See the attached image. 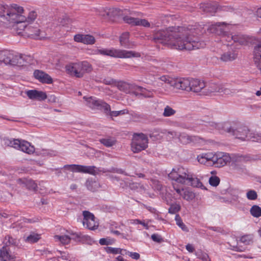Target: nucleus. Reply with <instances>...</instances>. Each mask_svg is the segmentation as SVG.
I'll return each mask as SVG.
<instances>
[{
    "label": "nucleus",
    "instance_id": "3c124183",
    "mask_svg": "<svg viewBox=\"0 0 261 261\" xmlns=\"http://www.w3.org/2000/svg\"><path fill=\"white\" fill-rule=\"evenodd\" d=\"M87 187L91 191H95L98 188V184L95 181H87Z\"/></svg>",
    "mask_w": 261,
    "mask_h": 261
},
{
    "label": "nucleus",
    "instance_id": "4d7b16f0",
    "mask_svg": "<svg viewBox=\"0 0 261 261\" xmlns=\"http://www.w3.org/2000/svg\"><path fill=\"white\" fill-rule=\"evenodd\" d=\"M151 238L153 241L157 243H161L163 241V239L161 236L158 234H152Z\"/></svg>",
    "mask_w": 261,
    "mask_h": 261
},
{
    "label": "nucleus",
    "instance_id": "7c9ffc66",
    "mask_svg": "<svg viewBox=\"0 0 261 261\" xmlns=\"http://www.w3.org/2000/svg\"><path fill=\"white\" fill-rule=\"evenodd\" d=\"M230 40L235 42H239L241 44H245L247 42V38L245 36L241 34L228 36L227 40L230 42Z\"/></svg>",
    "mask_w": 261,
    "mask_h": 261
},
{
    "label": "nucleus",
    "instance_id": "c03bdc74",
    "mask_svg": "<svg viewBox=\"0 0 261 261\" xmlns=\"http://www.w3.org/2000/svg\"><path fill=\"white\" fill-rule=\"evenodd\" d=\"M107 252L114 254H124V250L118 248L108 247L107 249Z\"/></svg>",
    "mask_w": 261,
    "mask_h": 261
},
{
    "label": "nucleus",
    "instance_id": "393cba45",
    "mask_svg": "<svg viewBox=\"0 0 261 261\" xmlns=\"http://www.w3.org/2000/svg\"><path fill=\"white\" fill-rule=\"evenodd\" d=\"M134 94L136 95H141L146 97H150L153 96V92L154 91H149L142 87L135 86L134 87Z\"/></svg>",
    "mask_w": 261,
    "mask_h": 261
},
{
    "label": "nucleus",
    "instance_id": "aec40b11",
    "mask_svg": "<svg viewBox=\"0 0 261 261\" xmlns=\"http://www.w3.org/2000/svg\"><path fill=\"white\" fill-rule=\"evenodd\" d=\"M180 142L184 144L196 143L199 140V138L195 136H189L185 133H179L178 138Z\"/></svg>",
    "mask_w": 261,
    "mask_h": 261
},
{
    "label": "nucleus",
    "instance_id": "f3484780",
    "mask_svg": "<svg viewBox=\"0 0 261 261\" xmlns=\"http://www.w3.org/2000/svg\"><path fill=\"white\" fill-rule=\"evenodd\" d=\"M206 87L205 83L198 79H191L190 91L199 92Z\"/></svg>",
    "mask_w": 261,
    "mask_h": 261
},
{
    "label": "nucleus",
    "instance_id": "20e7f679",
    "mask_svg": "<svg viewBox=\"0 0 261 261\" xmlns=\"http://www.w3.org/2000/svg\"><path fill=\"white\" fill-rule=\"evenodd\" d=\"M191 172L182 166L175 167L169 173V177L178 183L186 184L191 176Z\"/></svg>",
    "mask_w": 261,
    "mask_h": 261
},
{
    "label": "nucleus",
    "instance_id": "e433bc0d",
    "mask_svg": "<svg viewBox=\"0 0 261 261\" xmlns=\"http://www.w3.org/2000/svg\"><path fill=\"white\" fill-rule=\"evenodd\" d=\"M240 242L244 245H249L253 242V236L252 234H246L240 238Z\"/></svg>",
    "mask_w": 261,
    "mask_h": 261
},
{
    "label": "nucleus",
    "instance_id": "e2e57ef3",
    "mask_svg": "<svg viewBox=\"0 0 261 261\" xmlns=\"http://www.w3.org/2000/svg\"><path fill=\"white\" fill-rule=\"evenodd\" d=\"M99 242L101 245H107L110 244V240L105 238L100 239Z\"/></svg>",
    "mask_w": 261,
    "mask_h": 261
},
{
    "label": "nucleus",
    "instance_id": "473e14b6",
    "mask_svg": "<svg viewBox=\"0 0 261 261\" xmlns=\"http://www.w3.org/2000/svg\"><path fill=\"white\" fill-rule=\"evenodd\" d=\"M237 57V54L233 51H229L222 54L220 60L223 62H230L235 60Z\"/></svg>",
    "mask_w": 261,
    "mask_h": 261
},
{
    "label": "nucleus",
    "instance_id": "69168bd1",
    "mask_svg": "<svg viewBox=\"0 0 261 261\" xmlns=\"http://www.w3.org/2000/svg\"><path fill=\"white\" fill-rule=\"evenodd\" d=\"M114 11V8L107 9L106 10V14L105 13L101 14V15H102L104 17L106 16H107L108 17H111L112 15L111 14V13L112 12H113Z\"/></svg>",
    "mask_w": 261,
    "mask_h": 261
},
{
    "label": "nucleus",
    "instance_id": "6e6d98bb",
    "mask_svg": "<svg viewBox=\"0 0 261 261\" xmlns=\"http://www.w3.org/2000/svg\"><path fill=\"white\" fill-rule=\"evenodd\" d=\"M22 140L14 139L13 140V146L12 147L17 149H19Z\"/></svg>",
    "mask_w": 261,
    "mask_h": 261
},
{
    "label": "nucleus",
    "instance_id": "de8ad7c7",
    "mask_svg": "<svg viewBox=\"0 0 261 261\" xmlns=\"http://www.w3.org/2000/svg\"><path fill=\"white\" fill-rule=\"evenodd\" d=\"M126 254L128 255L132 258L138 260L140 258V255L137 252H133L127 251L126 250H124V254Z\"/></svg>",
    "mask_w": 261,
    "mask_h": 261
},
{
    "label": "nucleus",
    "instance_id": "2eb2a0df",
    "mask_svg": "<svg viewBox=\"0 0 261 261\" xmlns=\"http://www.w3.org/2000/svg\"><path fill=\"white\" fill-rule=\"evenodd\" d=\"M15 256L7 246H4L0 250V259L2 261H15Z\"/></svg>",
    "mask_w": 261,
    "mask_h": 261
},
{
    "label": "nucleus",
    "instance_id": "5fc2aeb1",
    "mask_svg": "<svg viewBox=\"0 0 261 261\" xmlns=\"http://www.w3.org/2000/svg\"><path fill=\"white\" fill-rule=\"evenodd\" d=\"M13 140H14L13 138H4L3 140L4 145L6 146L12 147Z\"/></svg>",
    "mask_w": 261,
    "mask_h": 261
},
{
    "label": "nucleus",
    "instance_id": "f704fd0d",
    "mask_svg": "<svg viewBox=\"0 0 261 261\" xmlns=\"http://www.w3.org/2000/svg\"><path fill=\"white\" fill-rule=\"evenodd\" d=\"M201 8H202L204 12L212 14L216 12L218 9L216 5L210 3L203 4Z\"/></svg>",
    "mask_w": 261,
    "mask_h": 261
},
{
    "label": "nucleus",
    "instance_id": "72a5a7b5",
    "mask_svg": "<svg viewBox=\"0 0 261 261\" xmlns=\"http://www.w3.org/2000/svg\"><path fill=\"white\" fill-rule=\"evenodd\" d=\"M24 57L21 55H14L13 54V58L11 59V65H23Z\"/></svg>",
    "mask_w": 261,
    "mask_h": 261
},
{
    "label": "nucleus",
    "instance_id": "79ce46f5",
    "mask_svg": "<svg viewBox=\"0 0 261 261\" xmlns=\"http://www.w3.org/2000/svg\"><path fill=\"white\" fill-rule=\"evenodd\" d=\"M175 220L176 221V224L183 230L185 231H188V229L187 227L183 223L182 220L179 217L178 215H176L175 216Z\"/></svg>",
    "mask_w": 261,
    "mask_h": 261
},
{
    "label": "nucleus",
    "instance_id": "f03ea898",
    "mask_svg": "<svg viewBox=\"0 0 261 261\" xmlns=\"http://www.w3.org/2000/svg\"><path fill=\"white\" fill-rule=\"evenodd\" d=\"M201 31L200 29L192 27L169 28L155 32L153 39L155 42L164 44L172 48L191 50L205 46L203 42L198 41L195 38V35H199Z\"/></svg>",
    "mask_w": 261,
    "mask_h": 261
},
{
    "label": "nucleus",
    "instance_id": "1a4fd4ad",
    "mask_svg": "<svg viewBox=\"0 0 261 261\" xmlns=\"http://www.w3.org/2000/svg\"><path fill=\"white\" fill-rule=\"evenodd\" d=\"M63 168L72 172L88 173L92 175H96L99 171V170L95 166H87L76 164L66 165Z\"/></svg>",
    "mask_w": 261,
    "mask_h": 261
},
{
    "label": "nucleus",
    "instance_id": "dca6fc26",
    "mask_svg": "<svg viewBox=\"0 0 261 261\" xmlns=\"http://www.w3.org/2000/svg\"><path fill=\"white\" fill-rule=\"evenodd\" d=\"M74 40L86 44H93L95 42L94 37L89 35L77 34L74 36Z\"/></svg>",
    "mask_w": 261,
    "mask_h": 261
},
{
    "label": "nucleus",
    "instance_id": "09e8293b",
    "mask_svg": "<svg viewBox=\"0 0 261 261\" xmlns=\"http://www.w3.org/2000/svg\"><path fill=\"white\" fill-rule=\"evenodd\" d=\"M108 48H97L93 50L92 54L93 55H101L102 56H107Z\"/></svg>",
    "mask_w": 261,
    "mask_h": 261
},
{
    "label": "nucleus",
    "instance_id": "ea45409f",
    "mask_svg": "<svg viewBox=\"0 0 261 261\" xmlns=\"http://www.w3.org/2000/svg\"><path fill=\"white\" fill-rule=\"evenodd\" d=\"M250 212L254 217L258 218L261 216V208L257 205H253L250 208Z\"/></svg>",
    "mask_w": 261,
    "mask_h": 261
},
{
    "label": "nucleus",
    "instance_id": "b1692460",
    "mask_svg": "<svg viewBox=\"0 0 261 261\" xmlns=\"http://www.w3.org/2000/svg\"><path fill=\"white\" fill-rule=\"evenodd\" d=\"M213 152H207L200 153L197 156L198 162L201 164H205L208 161H213Z\"/></svg>",
    "mask_w": 261,
    "mask_h": 261
},
{
    "label": "nucleus",
    "instance_id": "a211bd4d",
    "mask_svg": "<svg viewBox=\"0 0 261 261\" xmlns=\"http://www.w3.org/2000/svg\"><path fill=\"white\" fill-rule=\"evenodd\" d=\"M207 92L210 94L212 93L219 92L228 94L230 92L229 89L223 87L221 85L216 84H211L207 89Z\"/></svg>",
    "mask_w": 261,
    "mask_h": 261
},
{
    "label": "nucleus",
    "instance_id": "a18cd8bd",
    "mask_svg": "<svg viewBox=\"0 0 261 261\" xmlns=\"http://www.w3.org/2000/svg\"><path fill=\"white\" fill-rule=\"evenodd\" d=\"M246 197L248 200H254L257 198V193L253 190H250L246 193Z\"/></svg>",
    "mask_w": 261,
    "mask_h": 261
},
{
    "label": "nucleus",
    "instance_id": "603ef678",
    "mask_svg": "<svg viewBox=\"0 0 261 261\" xmlns=\"http://www.w3.org/2000/svg\"><path fill=\"white\" fill-rule=\"evenodd\" d=\"M180 209V206L176 203L172 204L169 208V213L171 214H175Z\"/></svg>",
    "mask_w": 261,
    "mask_h": 261
},
{
    "label": "nucleus",
    "instance_id": "bb28decb",
    "mask_svg": "<svg viewBox=\"0 0 261 261\" xmlns=\"http://www.w3.org/2000/svg\"><path fill=\"white\" fill-rule=\"evenodd\" d=\"M186 184H188L194 187L199 188L201 189H206L200 179L195 177L192 173H191L190 177L187 180Z\"/></svg>",
    "mask_w": 261,
    "mask_h": 261
},
{
    "label": "nucleus",
    "instance_id": "58836bf2",
    "mask_svg": "<svg viewBox=\"0 0 261 261\" xmlns=\"http://www.w3.org/2000/svg\"><path fill=\"white\" fill-rule=\"evenodd\" d=\"M100 142L105 146L110 147L115 145L116 141L114 138L110 137L101 139L100 140Z\"/></svg>",
    "mask_w": 261,
    "mask_h": 261
},
{
    "label": "nucleus",
    "instance_id": "864d4df0",
    "mask_svg": "<svg viewBox=\"0 0 261 261\" xmlns=\"http://www.w3.org/2000/svg\"><path fill=\"white\" fill-rule=\"evenodd\" d=\"M68 233L71 238V239L74 240L76 241H80L81 239L82 238V234L81 233L70 232L68 231Z\"/></svg>",
    "mask_w": 261,
    "mask_h": 261
},
{
    "label": "nucleus",
    "instance_id": "6e6552de",
    "mask_svg": "<svg viewBox=\"0 0 261 261\" xmlns=\"http://www.w3.org/2000/svg\"><path fill=\"white\" fill-rule=\"evenodd\" d=\"M107 56L115 58H130L141 57L140 53L115 48H108Z\"/></svg>",
    "mask_w": 261,
    "mask_h": 261
},
{
    "label": "nucleus",
    "instance_id": "a19ab883",
    "mask_svg": "<svg viewBox=\"0 0 261 261\" xmlns=\"http://www.w3.org/2000/svg\"><path fill=\"white\" fill-rule=\"evenodd\" d=\"M176 113V111L169 106H166L164 110L163 115L165 117H170L173 116Z\"/></svg>",
    "mask_w": 261,
    "mask_h": 261
},
{
    "label": "nucleus",
    "instance_id": "2f4dec72",
    "mask_svg": "<svg viewBox=\"0 0 261 261\" xmlns=\"http://www.w3.org/2000/svg\"><path fill=\"white\" fill-rule=\"evenodd\" d=\"M13 58V53L7 51H1L0 61L6 64L11 65V59Z\"/></svg>",
    "mask_w": 261,
    "mask_h": 261
},
{
    "label": "nucleus",
    "instance_id": "9b49d317",
    "mask_svg": "<svg viewBox=\"0 0 261 261\" xmlns=\"http://www.w3.org/2000/svg\"><path fill=\"white\" fill-rule=\"evenodd\" d=\"M174 89L190 91L191 79L180 78L174 79V81L167 80Z\"/></svg>",
    "mask_w": 261,
    "mask_h": 261
},
{
    "label": "nucleus",
    "instance_id": "13d9d810",
    "mask_svg": "<svg viewBox=\"0 0 261 261\" xmlns=\"http://www.w3.org/2000/svg\"><path fill=\"white\" fill-rule=\"evenodd\" d=\"M198 256L203 261H211L208 255L206 253L201 252L198 254Z\"/></svg>",
    "mask_w": 261,
    "mask_h": 261
},
{
    "label": "nucleus",
    "instance_id": "774afa93",
    "mask_svg": "<svg viewBox=\"0 0 261 261\" xmlns=\"http://www.w3.org/2000/svg\"><path fill=\"white\" fill-rule=\"evenodd\" d=\"M48 101L50 102H56L57 101V98L55 95H51L49 96Z\"/></svg>",
    "mask_w": 261,
    "mask_h": 261
},
{
    "label": "nucleus",
    "instance_id": "6ab92c4d",
    "mask_svg": "<svg viewBox=\"0 0 261 261\" xmlns=\"http://www.w3.org/2000/svg\"><path fill=\"white\" fill-rule=\"evenodd\" d=\"M34 74L35 78L42 83L51 84L53 82L52 78L48 74L43 71L36 70L34 71Z\"/></svg>",
    "mask_w": 261,
    "mask_h": 261
},
{
    "label": "nucleus",
    "instance_id": "5701e85b",
    "mask_svg": "<svg viewBox=\"0 0 261 261\" xmlns=\"http://www.w3.org/2000/svg\"><path fill=\"white\" fill-rule=\"evenodd\" d=\"M173 188L177 194L187 201L191 200L195 197V194L192 192L184 189H180L176 187L174 185H173Z\"/></svg>",
    "mask_w": 261,
    "mask_h": 261
},
{
    "label": "nucleus",
    "instance_id": "412c9836",
    "mask_svg": "<svg viewBox=\"0 0 261 261\" xmlns=\"http://www.w3.org/2000/svg\"><path fill=\"white\" fill-rule=\"evenodd\" d=\"M17 182L20 185L26 187L30 190L36 191L37 185L34 181L31 179L19 178L17 180Z\"/></svg>",
    "mask_w": 261,
    "mask_h": 261
},
{
    "label": "nucleus",
    "instance_id": "c756f323",
    "mask_svg": "<svg viewBox=\"0 0 261 261\" xmlns=\"http://www.w3.org/2000/svg\"><path fill=\"white\" fill-rule=\"evenodd\" d=\"M54 240L56 242L60 243L62 244H68L70 243L71 238L68 233V231L64 235H56L54 236Z\"/></svg>",
    "mask_w": 261,
    "mask_h": 261
},
{
    "label": "nucleus",
    "instance_id": "cd10ccee",
    "mask_svg": "<svg viewBox=\"0 0 261 261\" xmlns=\"http://www.w3.org/2000/svg\"><path fill=\"white\" fill-rule=\"evenodd\" d=\"M84 99L86 101V105L91 109H98L99 107L100 99H97L95 97L85 96L84 97Z\"/></svg>",
    "mask_w": 261,
    "mask_h": 261
},
{
    "label": "nucleus",
    "instance_id": "a878e982",
    "mask_svg": "<svg viewBox=\"0 0 261 261\" xmlns=\"http://www.w3.org/2000/svg\"><path fill=\"white\" fill-rule=\"evenodd\" d=\"M19 150L28 154H31L35 152V147L29 142L22 140Z\"/></svg>",
    "mask_w": 261,
    "mask_h": 261
},
{
    "label": "nucleus",
    "instance_id": "bf43d9fd",
    "mask_svg": "<svg viewBox=\"0 0 261 261\" xmlns=\"http://www.w3.org/2000/svg\"><path fill=\"white\" fill-rule=\"evenodd\" d=\"M167 135L168 136L172 138H178L179 135V133L175 131H168Z\"/></svg>",
    "mask_w": 261,
    "mask_h": 261
},
{
    "label": "nucleus",
    "instance_id": "680f3d73",
    "mask_svg": "<svg viewBox=\"0 0 261 261\" xmlns=\"http://www.w3.org/2000/svg\"><path fill=\"white\" fill-rule=\"evenodd\" d=\"M103 83L106 85H113L115 83V81L113 79L108 77L103 79Z\"/></svg>",
    "mask_w": 261,
    "mask_h": 261
},
{
    "label": "nucleus",
    "instance_id": "4be33fe9",
    "mask_svg": "<svg viewBox=\"0 0 261 261\" xmlns=\"http://www.w3.org/2000/svg\"><path fill=\"white\" fill-rule=\"evenodd\" d=\"M227 27V24L226 23L224 22H218L212 24L209 28V30L211 33L220 35L226 31Z\"/></svg>",
    "mask_w": 261,
    "mask_h": 261
},
{
    "label": "nucleus",
    "instance_id": "0e129e2a",
    "mask_svg": "<svg viewBox=\"0 0 261 261\" xmlns=\"http://www.w3.org/2000/svg\"><path fill=\"white\" fill-rule=\"evenodd\" d=\"M17 242L18 241H17V240L14 239H13V238H12V237H11L10 236L8 237V242H9V243L10 244L16 245L18 243Z\"/></svg>",
    "mask_w": 261,
    "mask_h": 261
},
{
    "label": "nucleus",
    "instance_id": "39448f33",
    "mask_svg": "<svg viewBox=\"0 0 261 261\" xmlns=\"http://www.w3.org/2000/svg\"><path fill=\"white\" fill-rule=\"evenodd\" d=\"M213 154V163L217 167L224 166L231 160L234 162L241 161L244 160V158L242 156L231 158L228 154L222 152H214Z\"/></svg>",
    "mask_w": 261,
    "mask_h": 261
},
{
    "label": "nucleus",
    "instance_id": "052dcab7",
    "mask_svg": "<svg viewBox=\"0 0 261 261\" xmlns=\"http://www.w3.org/2000/svg\"><path fill=\"white\" fill-rule=\"evenodd\" d=\"M150 222H151V220H147L146 221H145V220L141 221V220H140L139 224H141L142 226H143L145 229H149L148 224Z\"/></svg>",
    "mask_w": 261,
    "mask_h": 261
},
{
    "label": "nucleus",
    "instance_id": "ddd939ff",
    "mask_svg": "<svg viewBox=\"0 0 261 261\" xmlns=\"http://www.w3.org/2000/svg\"><path fill=\"white\" fill-rule=\"evenodd\" d=\"M124 20L127 23L132 25L143 26L144 27H149L150 23L146 19H142L138 18H134L129 16H126L124 18Z\"/></svg>",
    "mask_w": 261,
    "mask_h": 261
},
{
    "label": "nucleus",
    "instance_id": "7ed1b4c3",
    "mask_svg": "<svg viewBox=\"0 0 261 261\" xmlns=\"http://www.w3.org/2000/svg\"><path fill=\"white\" fill-rule=\"evenodd\" d=\"M66 70L71 75L82 77L85 73L91 72L92 67L88 62L84 61L67 65Z\"/></svg>",
    "mask_w": 261,
    "mask_h": 261
},
{
    "label": "nucleus",
    "instance_id": "49530a36",
    "mask_svg": "<svg viewBox=\"0 0 261 261\" xmlns=\"http://www.w3.org/2000/svg\"><path fill=\"white\" fill-rule=\"evenodd\" d=\"M127 113H128V111L127 110H122L115 111H111L108 115H109L111 118H113L114 117H117L119 115H122Z\"/></svg>",
    "mask_w": 261,
    "mask_h": 261
},
{
    "label": "nucleus",
    "instance_id": "9d476101",
    "mask_svg": "<svg viewBox=\"0 0 261 261\" xmlns=\"http://www.w3.org/2000/svg\"><path fill=\"white\" fill-rule=\"evenodd\" d=\"M84 219L83 224L84 226L90 230H95L98 227L99 223L96 221L94 215L88 211H84L83 212Z\"/></svg>",
    "mask_w": 261,
    "mask_h": 261
},
{
    "label": "nucleus",
    "instance_id": "8fccbe9b",
    "mask_svg": "<svg viewBox=\"0 0 261 261\" xmlns=\"http://www.w3.org/2000/svg\"><path fill=\"white\" fill-rule=\"evenodd\" d=\"M210 184L214 187H217L220 183V179L216 176H211L209 179Z\"/></svg>",
    "mask_w": 261,
    "mask_h": 261
},
{
    "label": "nucleus",
    "instance_id": "338daca9",
    "mask_svg": "<svg viewBox=\"0 0 261 261\" xmlns=\"http://www.w3.org/2000/svg\"><path fill=\"white\" fill-rule=\"evenodd\" d=\"M111 232L117 236L121 235L122 238L125 239H126V237L128 236V234H124L123 233H121L119 231L117 230H111Z\"/></svg>",
    "mask_w": 261,
    "mask_h": 261
},
{
    "label": "nucleus",
    "instance_id": "c85d7f7f",
    "mask_svg": "<svg viewBox=\"0 0 261 261\" xmlns=\"http://www.w3.org/2000/svg\"><path fill=\"white\" fill-rule=\"evenodd\" d=\"M116 86L119 90L126 93L130 92L134 93V91H133V90H134V87L135 86L131 85L127 83L119 82L117 84Z\"/></svg>",
    "mask_w": 261,
    "mask_h": 261
},
{
    "label": "nucleus",
    "instance_id": "0eeeda50",
    "mask_svg": "<svg viewBox=\"0 0 261 261\" xmlns=\"http://www.w3.org/2000/svg\"><path fill=\"white\" fill-rule=\"evenodd\" d=\"M167 80L174 81V79L166 75H163L159 77L154 85L157 88L154 92L161 94L169 93L171 92L170 88L172 87V85L167 82Z\"/></svg>",
    "mask_w": 261,
    "mask_h": 261
},
{
    "label": "nucleus",
    "instance_id": "c9c22d12",
    "mask_svg": "<svg viewBox=\"0 0 261 261\" xmlns=\"http://www.w3.org/2000/svg\"><path fill=\"white\" fill-rule=\"evenodd\" d=\"M129 33L125 32L123 33L119 37V41L121 46L124 47H128Z\"/></svg>",
    "mask_w": 261,
    "mask_h": 261
},
{
    "label": "nucleus",
    "instance_id": "4468645a",
    "mask_svg": "<svg viewBox=\"0 0 261 261\" xmlns=\"http://www.w3.org/2000/svg\"><path fill=\"white\" fill-rule=\"evenodd\" d=\"M26 94L31 99L41 101L47 98V95L45 92L36 90H28L26 92Z\"/></svg>",
    "mask_w": 261,
    "mask_h": 261
},
{
    "label": "nucleus",
    "instance_id": "37998d69",
    "mask_svg": "<svg viewBox=\"0 0 261 261\" xmlns=\"http://www.w3.org/2000/svg\"><path fill=\"white\" fill-rule=\"evenodd\" d=\"M98 109H103L107 115H109L111 111L110 106L101 100H100L99 107Z\"/></svg>",
    "mask_w": 261,
    "mask_h": 261
},
{
    "label": "nucleus",
    "instance_id": "f257e3e1",
    "mask_svg": "<svg viewBox=\"0 0 261 261\" xmlns=\"http://www.w3.org/2000/svg\"><path fill=\"white\" fill-rule=\"evenodd\" d=\"M23 13V8L15 4L2 6L0 8V21L8 27H12L18 35L35 39L46 38V34L41 30L39 24L33 22L37 17L36 13L31 11L27 17L22 15Z\"/></svg>",
    "mask_w": 261,
    "mask_h": 261
},
{
    "label": "nucleus",
    "instance_id": "4c0bfd02",
    "mask_svg": "<svg viewBox=\"0 0 261 261\" xmlns=\"http://www.w3.org/2000/svg\"><path fill=\"white\" fill-rule=\"evenodd\" d=\"M40 239V235L34 233H31L29 236L24 237L25 242L33 243L37 242Z\"/></svg>",
    "mask_w": 261,
    "mask_h": 261
},
{
    "label": "nucleus",
    "instance_id": "423d86ee",
    "mask_svg": "<svg viewBox=\"0 0 261 261\" xmlns=\"http://www.w3.org/2000/svg\"><path fill=\"white\" fill-rule=\"evenodd\" d=\"M148 138L142 133L133 135L131 143L132 150L134 152H139L148 147Z\"/></svg>",
    "mask_w": 261,
    "mask_h": 261
},
{
    "label": "nucleus",
    "instance_id": "f8f14e48",
    "mask_svg": "<svg viewBox=\"0 0 261 261\" xmlns=\"http://www.w3.org/2000/svg\"><path fill=\"white\" fill-rule=\"evenodd\" d=\"M236 137L238 139L244 141L246 140H252V141L261 142V136L257 135L256 137L254 134L250 133L248 128L244 127L243 128H239L235 133Z\"/></svg>",
    "mask_w": 261,
    "mask_h": 261
}]
</instances>
